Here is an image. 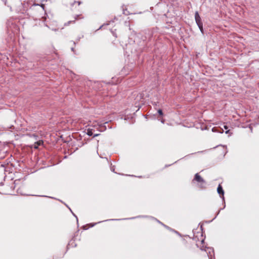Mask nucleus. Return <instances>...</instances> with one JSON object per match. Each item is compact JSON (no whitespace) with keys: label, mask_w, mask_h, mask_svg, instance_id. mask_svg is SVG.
I'll return each mask as SVG.
<instances>
[{"label":"nucleus","mask_w":259,"mask_h":259,"mask_svg":"<svg viewBox=\"0 0 259 259\" xmlns=\"http://www.w3.org/2000/svg\"><path fill=\"white\" fill-rule=\"evenodd\" d=\"M196 181L199 183V187L201 188H204L205 187L206 183L203 178H202L198 173L196 174L195 177L193 180Z\"/></svg>","instance_id":"1"},{"label":"nucleus","mask_w":259,"mask_h":259,"mask_svg":"<svg viewBox=\"0 0 259 259\" xmlns=\"http://www.w3.org/2000/svg\"><path fill=\"white\" fill-rule=\"evenodd\" d=\"M201 250H204L206 252L209 259H212V255L214 254V250L213 248L209 247H204L202 246L200 247Z\"/></svg>","instance_id":"2"},{"label":"nucleus","mask_w":259,"mask_h":259,"mask_svg":"<svg viewBox=\"0 0 259 259\" xmlns=\"http://www.w3.org/2000/svg\"><path fill=\"white\" fill-rule=\"evenodd\" d=\"M217 191H218V193L220 195H222V196H221V197H222V199L224 201V199H225L224 196V191L223 190L222 187L221 186V185L220 184H219L218 187Z\"/></svg>","instance_id":"3"},{"label":"nucleus","mask_w":259,"mask_h":259,"mask_svg":"<svg viewBox=\"0 0 259 259\" xmlns=\"http://www.w3.org/2000/svg\"><path fill=\"white\" fill-rule=\"evenodd\" d=\"M195 19L197 24L202 23L201 20V18L197 11L195 13Z\"/></svg>","instance_id":"4"},{"label":"nucleus","mask_w":259,"mask_h":259,"mask_svg":"<svg viewBox=\"0 0 259 259\" xmlns=\"http://www.w3.org/2000/svg\"><path fill=\"white\" fill-rule=\"evenodd\" d=\"M197 26H198L200 30L201 31V32L203 33V23H200V24H197Z\"/></svg>","instance_id":"5"},{"label":"nucleus","mask_w":259,"mask_h":259,"mask_svg":"<svg viewBox=\"0 0 259 259\" xmlns=\"http://www.w3.org/2000/svg\"><path fill=\"white\" fill-rule=\"evenodd\" d=\"M224 128L226 130V132H225V133L226 134H229V136H230L232 134H230V130H228V127L227 126V125H224Z\"/></svg>","instance_id":"6"},{"label":"nucleus","mask_w":259,"mask_h":259,"mask_svg":"<svg viewBox=\"0 0 259 259\" xmlns=\"http://www.w3.org/2000/svg\"><path fill=\"white\" fill-rule=\"evenodd\" d=\"M87 134L89 136H92L93 134V132H92V130L90 129V128H88L87 130Z\"/></svg>","instance_id":"7"},{"label":"nucleus","mask_w":259,"mask_h":259,"mask_svg":"<svg viewBox=\"0 0 259 259\" xmlns=\"http://www.w3.org/2000/svg\"><path fill=\"white\" fill-rule=\"evenodd\" d=\"M133 96H137V99H135V100H137V101L139 100V99H138V98H139V96H138V95L137 94V93H136V92H134V93H133Z\"/></svg>","instance_id":"8"},{"label":"nucleus","mask_w":259,"mask_h":259,"mask_svg":"<svg viewBox=\"0 0 259 259\" xmlns=\"http://www.w3.org/2000/svg\"><path fill=\"white\" fill-rule=\"evenodd\" d=\"M158 113L160 115H163V112L161 109H159L158 110Z\"/></svg>","instance_id":"9"},{"label":"nucleus","mask_w":259,"mask_h":259,"mask_svg":"<svg viewBox=\"0 0 259 259\" xmlns=\"http://www.w3.org/2000/svg\"><path fill=\"white\" fill-rule=\"evenodd\" d=\"M41 143H42V142L39 141L37 142L36 144H37V146H38V145H40Z\"/></svg>","instance_id":"10"},{"label":"nucleus","mask_w":259,"mask_h":259,"mask_svg":"<svg viewBox=\"0 0 259 259\" xmlns=\"http://www.w3.org/2000/svg\"><path fill=\"white\" fill-rule=\"evenodd\" d=\"M155 220H156V221H157L159 223L161 224V225H162L163 226H164L165 227L167 228V226H165L164 224H162L161 222H160L159 221H158V220H156V219H155Z\"/></svg>","instance_id":"11"},{"label":"nucleus","mask_w":259,"mask_h":259,"mask_svg":"<svg viewBox=\"0 0 259 259\" xmlns=\"http://www.w3.org/2000/svg\"><path fill=\"white\" fill-rule=\"evenodd\" d=\"M38 6H40L41 8H42L43 9H44L45 8V5L42 4H41V5H38Z\"/></svg>","instance_id":"12"},{"label":"nucleus","mask_w":259,"mask_h":259,"mask_svg":"<svg viewBox=\"0 0 259 259\" xmlns=\"http://www.w3.org/2000/svg\"><path fill=\"white\" fill-rule=\"evenodd\" d=\"M74 22H75V21H68V23H67V25H69L71 22H73L74 23Z\"/></svg>","instance_id":"13"},{"label":"nucleus","mask_w":259,"mask_h":259,"mask_svg":"<svg viewBox=\"0 0 259 259\" xmlns=\"http://www.w3.org/2000/svg\"><path fill=\"white\" fill-rule=\"evenodd\" d=\"M224 132L223 130L222 129L221 131L219 132L220 133H223Z\"/></svg>","instance_id":"14"},{"label":"nucleus","mask_w":259,"mask_h":259,"mask_svg":"<svg viewBox=\"0 0 259 259\" xmlns=\"http://www.w3.org/2000/svg\"><path fill=\"white\" fill-rule=\"evenodd\" d=\"M113 220H113V219H112V220L109 219V220H106L105 221H113Z\"/></svg>","instance_id":"15"},{"label":"nucleus","mask_w":259,"mask_h":259,"mask_svg":"<svg viewBox=\"0 0 259 259\" xmlns=\"http://www.w3.org/2000/svg\"><path fill=\"white\" fill-rule=\"evenodd\" d=\"M104 26V25H101V26L100 27L99 29H101V28L102 27H103Z\"/></svg>","instance_id":"16"},{"label":"nucleus","mask_w":259,"mask_h":259,"mask_svg":"<svg viewBox=\"0 0 259 259\" xmlns=\"http://www.w3.org/2000/svg\"><path fill=\"white\" fill-rule=\"evenodd\" d=\"M73 214V215H74V216H75V217H76V219L77 220V217L75 215V214Z\"/></svg>","instance_id":"17"},{"label":"nucleus","mask_w":259,"mask_h":259,"mask_svg":"<svg viewBox=\"0 0 259 259\" xmlns=\"http://www.w3.org/2000/svg\"><path fill=\"white\" fill-rule=\"evenodd\" d=\"M71 50H72V51H74V48H71Z\"/></svg>","instance_id":"18"},{"label":"nucleus","mask_w":259,"mask_h":259,"mask_svg":"<svg viewBox=\"0 0 259 259\" xmlns=\"http://www.w3.org/2000/svg\"><path fill=\"white\" fill-rule=\"evenodd\" d=\"M98 135V134H96V135H95L94 136V137H96V136H97Z\"/></svg>","instance_id":"19"},{"label":"nucleus","mask_w":259,"mask_h":259,"mask_svg":"<svg viewBox=\"0 0 259 259\" xmlns=\"http://www.w3.org/2000/svg\"><path fill=\"white\" fill-rule=\"evenodd\" d=\"M161 122L163 123H164V120H161Z\"/></svg>","instance_id":"20"},{"label":"nucleus","mask_w":259,"mask_h":259,"mask_svg":"<svg viewBox=\"0 0 259 259\" xmlns=\"http://www.w3.org/2000/svg\"><path fill=\"white\" fill-rule=\"evenodd\" d=\"M139 98H140V99H141V94L140 95Z\"/></svg>","instance_id":"21"},{"label":"nucleus","mask_w":259,"mask_h":259,"mask_svg":"<svg viewBox=\"0 0 259 259\" xmlns=\"http://www.w3.org/2000/svg\"><path fill=\"white\" fill-rule=\"evenodd\" d=\"M47 0H42L41 2L47 1Z\"/></svg>","instance_id":"22"},{"label":"nucleus","mask_w":259,"mask_h":259,"mask_svg":"<svg viewBox=\"0 0 259 259\" xmlns=\"http://www.w3.org/2000/svg\"><path fill=\"white\" fill-rule=\"evenodd\" d=\"M249 128L250 129V130L252 131V128L250 126L249 127Z\"/></svg>","instance_id":"23"},{"label":"nucleus","mask_w":259,"mask_h":259,"mask_svg":"<svg viewBox=\"0 0 259 259\" xmlns=\"http://www.w3.org/2000/svg\"><path fill=\"white\" fill-rule=\"evenodd\" d=\"M34 148H37V146H34Z\"/></svg>","instance_id":"24"},{"label":"nucleus","mask_w":259,"mask_h":259,"mask_svg":"<svg viewBox=\"0 0 259 259\" xmlns=\"http://www.w3.org/2000/svg\"><path fill=\"white\" fill-rule=\"evenodd\" d=\"M78 5H79L80 4V2H78Z\"/></svg>","instance_id":"25"},{"label":"nucleus","mask_w":259,"mask_h":259,"mask_svg":"<svg viewBox=\"0 0 259 259\" xmlns=\"http://www.w3.org/2000/svg\"><path fill=\"white\" fill-rule=\"evenodd\" d=\"M201 242L203 243L204 242V240H202Z\"/></svg>","instance_id":"26"},{"label":"nucleus","mask_w":259,"mask_h":259,"mask_svg":"<svg viewBox=\"0 0 259 259\" xmlns=\"http://www.w3.org/2000/svg\"><path fill=\"white\" fill-rule=\"evenodd\" d=\"M101 222H102V221L99 222L98 223H100Z\"/></svg>","instance_id":"27"},{"label":"nucleus","mask_w":259,"mask_h":259,"mask_svg":"<svg viewBox=\"0 0 259 259\" xmlns=\"http://www.w3.org/2000/svg\"><path fill=\"white\" fill-rule=\"evenodd\" d=\"M212 131H214V128H212Z\"/></svg>","instance_id":"28"},{"label":"nucleus","mask_w":259,"mask_h":259,"mask_svg":"<svg viewBox=\"0 0 259 259\" xmlns=\"http://www.w3.org/2000/svg\"><path fill=\"white\" fill-rule=\"evenodd\" d=\"M96 224H97V223H96ZM95 225V224H94V225H92V226H94Z\"/></svg>","instance_id":"29"}]
</instances>
